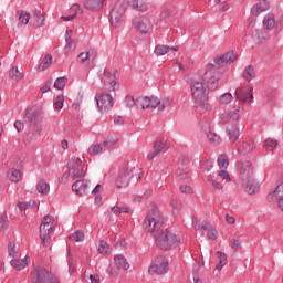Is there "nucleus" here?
Returning a JSON list of instances; mask_svg holds the SVG:
<instances>
[{"label":"nucleus","mask_w":283,"mask_h":283,"mask_svg":"<svg viewBox=\"0 0 283 283\" xmlns=\"http://www.w3.org/2000/svg\"><path fill=\"white\" fill-rule=\"evenodd\" d=\"M54 233V228L48 226H40V239L42 240L43 247H48L50 238Z\"/></svg>","instance_id":"obj_18"},{"label":"nucleus","mask_w":283,"mask_h":283,"mask_svg":"<svg viewBox=\"0 0 283 283\" xmlns=\"http://www.w3.org/2000/svg\"><path fill=\"white\" fill-rule=\"evenodd\" d=\"M69 176L76 180V178H84L85 172L83 171V161L80 158H74L69 164Z\"/></svg>","instance_id":"obj_10"},{"label":"nucleus","mask_w":283,"mask_h":283,"mask_svg":"<svg viewBox=\"0 0 283 283\" xmlns=\"http://www.w3.org/2000/svg\"><path fill=\"white\" fill-rule=\"evenodd\" d=\"M105 0H85L84 8L85 10H91V12H96L103 8V2Z\"/></svg>","instance_id":"obj_24"},{"label":"nucleus","mask_w":283,"mask_h":283,"mask_svg":"<svg viewBox=\"0 0 283 283\" xmlns=\"http://www.w3.org/2000/svg\"><path fill=\"white\" fill-rule=\"evenodd\" d=\"M227 134L229 136L230 143H237L238 138H240V127H238V124H234L230 128H228Z\"/></svg>","instance_id":"obj_27"},{"label":"nucleus","mask_w":283,"mask_h":283,"mask_svg":"<svg viewBox=\"0 0 283 283\" xmlns=\"http://www.w3.org/2000/svg\"><path fill=\"white\" fill-rule=\"evenodd\" d=\"M133 27L140 34H149L154 30V23H151V19L147 18V15L135 18L133 20Z\"/></svg>","instance_id":"obj_7"},{"label":"nucleus","mask_w":283,"mask_h":283,"mask_svg":"<svg viewBox=\"0 0 283 283\" xmlns=\"http://www.w3.org/2000/svg\"><path fill=\"white\" fill-rule=\"evenodd\" d=\"M219 169H227L229 167V157L222 154L218 157Z\"/></svg>","instance_id":"obj_41"},{"label":"nucleus","mask_w":283,"mask_h":283,"mask_svg":"<svg viewBox=\"0 0 283 283\" xmlns=\"http://www.w3.org/2000/svg\"><path fill=\"white\" fill-rule=\"evenodd\" d=\"M171 17V9L164 8L159 13L160 21H167Z\"/></svg>","instance_id":"obj_55"},{"label":"nucleus","mask_w":283,"mask_h":283,"mask_svg":"<svg viewBox=\"0 0 283 283\" xmlns=\"http://www.w3.org/2000/svg\"><path fill=\"white\" fill-rule=\"evenodd\" d=\"M101 151H103V145H101V144L92 145L88 148L90 156H98V154H101Z\"/></svg>","instance_id":"obj_44"},{"label":"nucleus","mask_w":283,"mask_h":283,"mask_svg":"<svg viewBox=\"0 0 283 283\" xmlns=\"http://www.w3.org/2000/svg\"><path fill=\"white\" fill-rule=\"evenodd\" d=\"M31 283H60L56 276L52 275L48 269L36 266L31 273Z\"/></svg>","instance_id":"obj_5"},{"label":"nucleus","mask_w":283,"mask_h":283,"mask_svg":"<svg viewBox=\"0 0 283 283\" xmlns=\"http://www.w3.org/2000/svg\"><path fill=\"white\" fill-rule=\"evenodd\" d=\"M9 78H11V81H21L24 78V75L21 73V71H19L18 66H12L9 70Z\"/></svg>","instance_id":"obj_33"},{"label":"nucleus","mask_w":283,"mask_h":283,"mask_svg":"<svg viewBox=\"0 0 283 283\" xmlns=\"http://www.w3.org/2000/svg\"><path fill=\"white\" fill-rule=\"evenodd\" d=\"M221 105H229L233 101V95L231 93H224L219 97Z\"/></svg>","instance_id":"obj_49"},{"label":"nucleus","mask_w":283,"mask_h":283,"mask_svg":"<svg viewBox=\"0 0 283 283\" xmlns=\"http://www.w3.org/2000/svg\"><path fill=\"white\" fill-rule=\"evenodd\" d=\"M67 265H69V273H74V258H72V250L69 248L67 251Z\"/></svg>","instance_id":"obj_53"},{"label":"nucleus","mask_w":283,"mask_h":283,"mask_svg":"<svg viewBox=\"0 0 283 283\" xmlns=\"http://www.w3.org/2000/svg\"><path fill=\"white\" fill-rule=\"evenodd\" d=\"M72 189L77 196H87L90 193V185L83 179L76 180Z\"/></svg>","instance_id":"obj_15"},{"label":"nucleus","mask_w":283,"mask_h":283,"mask_svg":"<svg viewBox=\"0 0 283 283\" xmlns=\"http://www.w3.org/2000/svg\"><path fill=\"white\" fill-rule=\"evenodd\" d=\"M129 6H132V3L125 0H119L115 3V7L109 14V21L113 28H120V23H123V17L125 15V12H127Z\"/></svg>","instance_id":"obj_3"},{"label":"nucleus","mask_w":283,"mask_h":283,"mask_svg":"<svg viewBox=\"0 0 283 283\" xmlns=\"http://www.w3.org/2000/svg\"><path fill=\"white\" fill-rule=\"evenodd\" d=\"M129 6H132V3L125 0H119L115 3V7L109 14V21L113 28H120V23H123V17L125 15V12H127Z\"/></svg>","instance_id":"obj_4"},{"label":"nucleus","mask_w":283,"mask_h":283,"mask_svg":"<svg viewBox=\"0 0 283 283\" xmlns=\"http://www.w3.org/2000/svg\"><path fill=\"white\" fill-rule=\"evenodd\" d=\"M118 71H115L114 74L112 72L107 71V69H101L98 72V76L102 81V83H109L111 87L113 88V92H116V90H119L118 83H116V73Z\"/></svg>","instance_id":"obj_12"},{"label":"nucleus","mask_w":283,"mask_h":283,"mask_svg":"<svg viewBox=\"0 0 283 283\" xmlns=\"http://www.w3.org/2000/svg\"><path fill=\"white\" fill-rule=\"evenodd\" d=\"M244 186H245V191L250 196H253V193H258L260 191V185L253 177H250V179H244Z\"/></svg>","instance_id":"obj_20"},{"label":"nucleus","mask_w":283,"mask_h":283,"mask_svg":"<svg viewBox=\"0 0 283 283\" xmlns=\"http://www.w3.org/2000/svg\"><path fill=\"white\" fill-rule=\"evenodd\" d=\"M238 59V55L234 52H227L226 54L221 56L214 57V63L217 65H220L221 67H224V65H229V63H233Z\"/></svg>","instance_id":"obj_16"},{"label":"nucleus","mask_w":283,"mask_h":283,"mask_svg":"<svg viewBox=\"0 0 283 283\" xmlns=\"http://www.w3.org/2000/svg\"><path fill=\"white\" fill-rule=\"evenodd\" d=\"M167 271H169V261L165 256H157L154 264L148 269L150 275H165Z\"/></svg>","instance_id":"obj_8"},{"label":"nucleus","mask_w":283,"mask_h":283,"mask_svg":"<svg viewBox=\"0 0 283 283\" xmlns=\"http://www.w3.org/2000/svg\"><path fill=\"white\" fill-rule=\"evenodd\" d=\"M67 34H72V30L66 31V54H70V52H74V50H76V44H74V41H72V36L67 35Z\"/></svg>","instance_id":"obj_36"},{"label":"nucleus","mask_w":283,"mask_h":283,"mask_svg":"<svg viewBox=\"0 0 283 283\" xmlns=\"http://www.w3.org/2000/svg\"><path fill=\"white\" fill-rule=\"evenodd\" d=\"M29 23L33 28H43L45 25V17L41 11H34Z\"/></svg>","instance_id":"obj_19"},{"label":"nucleus","mask_w":283,"mask_h":283,"mask_svg":"<svg viewBox=\"0 0 283 283\" xmlns=\"http://www.w3.org/2000/svg\"><path fill=\"white\" fill-rule=\"evenodd\" d=\"M177 178L178 180L189 179V167H187V163H185V160L178 163Z\"/></svg>","instance_id":"obj_21"},{"label":"nucleus","mask_w":283,"mask_h":283,"mask_svg":"<svg viewBox=\"0 0 283 283\" xmlns=\"http://www.w3.org/2000/svg\"><path fill=\"white\" fill-rule=\"evenodd\" d=\"M180 50L179 46H168L163 44H157L155 48V54L156 56H165V54H168V52H178Z\"/></svg>","instance_id":"obj_22"},{"label":"nucleus","mask_w":283,"mask_h":283,"mask_svg":"<svg viewBox=\"0 0 283 283\" xmlns=\"http://www.w3.org/2000/svg\"><path fill=\"white\" fill-rule=\"evenodd\" d=\"M271 8V2L266 0H260L259 3L254 4L251 9L253 17H260L262 12H266Z\"/></svg>","instance_id":"obj_17"},{"label":"nucleus","mask_w":283,"mask_h":283,"mask_svg":"<svg viewBox=\"0 0 283 283\" xmlns=\"http://www.w3.org/2000/svg\"><path fill=\"white\" fill-rule=\"evenodd\" d=\"M107 273H108V275H112V277H116L117 275L120 274V268L118 265H116V263H113L107 269Z\"/></svg>","instance_id":"obj_46"},{"label":"nucleus","mask_w":283,"mask_h":283,"mask_svg":"<svg viewBox=\"0 0 283 283\" xmlns=\"http://www.w3.org/2000/svg\"><path fill=\"white\" fill-rule=\"evenodd\" d=\"M255 149V143L252 140L243 142V144L238 148V154L241 156H249Z\"/></svg>","instance_id":"obj_23"},{"label":"nucleus","mask_w":283,"mask_h":283,"mask_svg":"<svg viewBox=\"0 0 283 283\" xmlns=\"http://www.w3.org/2000/svg\"><path fill=\"white\" fill-rule=\"evenodd\" d=\"M17 14L19 17L18 28H21V25H28V23H30V13L22 10L18 11Z\"/></svg>","instance_id":"obj_32"},{"label":"nucleus","mask_w":283,"mask_h":283,"mask_svg":"<svg viewBox=\"0 0 283 283\" xmlns=\"http://www.w3.org/2000/svg\"><path fill=\"white\" fill-rule=\"evenodd\" d=\"M10 264L15 269V271H22V269H25V266L30 264V258L25 256L24 259H13Z\"/></svg>","instance_id":"obj_26"},{"label":"nucleus","mask_w":283,"mask_h":283,"mask_svg":"<svg viewBox=\"0 0 283 283\" xmlns=\"http://www.w3.org/2000/svg\"><path fill=\"white\" fill-rule=\"evenodd\" d=\"M66 77H57L54 82L55 90H65Z\"/></svg>","instance_id":"obj_52"},{"label":"nucleus","mask_w":283,"mask_h":283,"mask_svg":"<svg viewBox=\"0 0 283 283\" xmlns=\"http://www.w3.org/2000/svg\"><path fill=\"white\" fill-rule=\"evenodd\" d=\"M9 178L11 182H19L23 178V174H21V170L12 168L9 170Z\"/></svg>","instance_id":"obj_38"},{"label":"nucleus","mask_w":283,"mask_h":283,"mask_svg":"<svg viewBox=\"0 0 283 283\" xmlns=\"http://www.w3.org/2000/svg\"><path fill=\"white\" fill-rule=\"evenodd\" d=\"M207 138H208L209 143H211V145H220V143H221L220 137L216 133L209 132L207 134Z\"/></svg>","instance_id":"obj_47"},{"label":"nucleus","mask_w":283,"mask_h":283,"mask_svg":"<svg viewBox=\"0 0 283 283\" xmlns=\"http://www.w3.org/2000/svg\"><path fill=\"white\" fill-rule=\"evenodd\" d=\"M160 99L156 96H144L136 98V107H142V109H156L158 107Z\"/></svg>","instance_id":"obj_13"},{"label":"nucleus","mask_w":283,"mask_h":283,"mask_svg":"<svg viewBox=\"0 0 283 283\" xmlns=\"http://www.w3.org/2000/svg\"><path fill=\"white\" fill-rule=\"evenodd\" d=\"M169 105H171V98L165 97L163 99H159L157 107L159 112H163L165 111V107H169Z\"/></svg>","instance_id":"obj_48"},{"label":"nucleus","mask_w":283,"mask_h":283,"mask_svg":"<svg viewBox=\"0 0 283 283\" xmlns=\"http://www.w3.org/2000/svg\"><path fill=\"white\" fill-rule=\"evenodd\" d=\"M222 76V67L216 64H208L202 78L191 80V95L196 107L200 109H211L209 105V90H218V81Z\"/></svg>","instance_id":"obj_2"},{"label":"nucleus","mask_w":283,"mask_h":283,"mask_svg":"<svg viewBox=\"0 0 283 283\" xmlns=\"http://www.w3.org/2000/svg\"><path fill=\"white\" fill-rule=\"evenodd\" d=\"M240 106H237L234 113H227L226 118H230L231 120H238L240 118Z\"/></svg>","instance_id":"obj_56"},{"label":"nucleus","mask_w":283,"mask_h":283,"mask_svg":"<svg viewBox=\"0 0 283 283\" xmlns=\"http://www.w3.org/2000/svg\"><path fill=\"white\" fill-rule=\"evenodd\" d=\"M77 59H78L80 63H85V61L90 60V52L80 53L77 55Z\"/></svg>","instance_id":"obj_63"},{"label":"nucleus","mask_w":283,"mask_h":283,"mask_svg":"<svg viewBox=\"0 0 283 283\" xmlns=\"http://www.w3.org/2000/svg\"><path fill=\"white\" fill-rule=\"evenodd\" d=\"M114 262L116 266H118L119 269H124V271H127L129 269V262H127V259L122 254L115 255Z\"/></svg>","instance_id":"obj_30"},{"label":"nucleus","mask_w":283,"mask_h":283,"mask_svg":"<svg viewBox=\"0 0 283 283\" xmlns=\"http://www.w3.org/2000/svg\"><path fill=\"white\" fill-rule=\"evenodd\" d=\"M99 253H107V242L102 240L99 241V248H98Z\"/></svg>","instance_id":"obj_64"},{"label":"nucleus","mask_w":283,"mask_h":283,"mask_svg":"<svg viewBox=\"0 0 283 283\" xmlns=\"http://www.w3.org/2000/svg\"><path fill=\"white\" fill-rule=\"evenodd\" d=\"M235 98L240 103H253V88L251 86H240L235 90Z\"/></svg>","instance_id":"obj_11"},{"label":"nucleus","mask_w":283,"mask_h":283,"mask_svg":"<svg viewBox=\"0 0 283 283\" xmlns=\"http://www.w3.org/2000/svg\"><path fill=\"white\" fill-rule=\"evenodd\" d=\"M163 224H165V219L158 206L153 205L143 222V228L148 233H153L157 249L171 251L180 244V237L169 229H164Z\"/></svg>","instance_id":"obj_1"},{"label":"nucleus","mask_w":283,"mask_h":283,"mask_svg":"<svg viewBox=\"0 0 283 283\" xmlns=\"http://www.w3.org/2000/svg\"><path fill=\"white\" fill-rule=\"evenodd\" d=\"M171 207L175 211V213H178V211H182V201H180L177 198L171 199Z\"/></svg>","instance_id":"obj_51"},{"label":"nucleus","mask_w":283,"mask_h":283,"mask_svg":"<svg viewBox=\"0 0 283 283\" xmlns=\"http://www.w3.org/2000/svg\"><path fill=\"white\" fill-rule=\"evenodd\" d=\"M126 107H136V99L134 98V96H126Z\"/></svg>","instance_id":"obj_61"},{"label":"nucleus","mask_w":283,"mask_h":283,"mask_svg":"<svg viewBox=\"0 0 283 283\" xmlns=\"http://www.w3.org/2000/svg\"><path fill=\"white\" fill-rule=\"evenodd\" d=\"M154 149H156L159 154L163 155L167 151V144L157 139L154 144Z\"/></svg>","instance_id":"obj_45"},{"label":"nucleus","mask_w":283,"mask_h":283,"mask_svg":"<svg viewBox=\"0 0 283 283\" xmlns=\"http://www.w3.org/2000/svg\"><path fill=\"white\" fill-rule=\"evenodd\" d=\"M217 256H218V264L216 265L217 271H222V268L227 266L228 264V259L227 254L222 251H217Z\"/></svg>","instance_id":"obj_31"},{"label":"nucleus","mask_w":283,"mask_h":283,"mask_svg":"<svg viewBox=\"0 0 283 283\" xmlns=\"http://www.w3.org/2000/svg\"><path fill=\"white\" fill-rule=\"evenodd\" d=\"M83 96H84L83 92L77 93V98L72 105L73 109H81V103H83Z\"/></svg>","instance_id":"obj_57"},{"label":"nucleus","mask_w":283,"mask_h":283,"mask_svg":"<svg viewBox=\"0 0 283 283\" xmlns=\"http://www.w3.org/2000/svg\"><path fill=\"white\" fill-rule=\"evenodd\" d=\"M275 147H277L276 139L268 138L264 140V148L266 149V151H273V149H275Z\"/></svg>","instance_id":"obj_43"},{"label":"nucleus","mask_w":283,"mask_h":283,"mask_svg":"<svg viewBox=\"0 0 283 283\" xmlns=\"http://www.w3.org/2000/svg\"><path fill=\"white\" fill-rule=\"evenodd\" d=\"M242 76L245 78V81H248V83H251V81L255 78V67H253V65H249L248 67H245Z\"/></svg>","instance_id":"obj_34"},{"label":"nucleus","mask_w":283,"mask_h":283,"mask_svg":"<svg viewBox=\"0 0 283 283\" xmlns=\"http://www.w3.org/2000/svg\"><path fill=\"white\" fill-rule=\"evenodd\" d=\"M158 156H163L156 148H153L147 155L148 160H154V158H158Z\"/></svg>","instance_id":"obj_60"},{"label":"nucleus","mask_w":283,"mask_h":283,"mask_svg":"<svg viewBox=\"0 0 283 283\" xmlns=\"http://www.w3.org/2000/svg\"><path fill=\"white\" fill-rule=\"evenodd\" d=\"M134 169L136 168L127 165L119 170L118 176L116 178V187H118V189L129 187V180L134 178Z\"/></svg>","instance_id":"obj_6"},{"label":"nucleus","mask_w":283,"mask_h":283,"mask_svg":"<svg viewBox=\"0 0 283 283\" xmlns=\"http://www.w3.org/2000/svg\"><path fill=\"white\" fill-rule=\"evenodd\" d=\"M130 7L133 10H137L138 12H147V10H149L147 3L138 0L130 2Z\"/></svg>","instance_id":"obj_35"},{"label":"nucleus","mask_w":283,"mask_h":283,"mask_svg":"<svg viewBox=\"0 0 283 283\" xmlns=\"http://www.w3.org/2000/svg\"><path fill=\"white\" fill-rule=\"evenodd\" d=\"M95 99L101 114H107L114 107V97L109 93H102Z\"/></svg>","instance_id":"obj_9"},{"label":"nucleus","mask_w":283,"mask_h":283,"mask_svg":"<svg viewBox=\"0 0 283 283\" xmlns=\"http://www.w3.org/2000/svg\"><path fill=\"white\" fill-rule=\"evenodd\" d=\"M17 247V244H14V242H9L8 244V251H9V255L11 258H14V255H17V250H14Z\"/></svg>","instance_id":"obj_62"},{"label":"nucleus","mask_w":283,"mask_h":283,"mask_svg":"<svg viewBox=\"0 0 283 283\" xmlns=\"http://www.w3.org/2000/svg\"><path fill=\"white\" fill-rule=\"evenodd\" d=\"M282 197H283V186L279 184L275 190L272 192L271 198L272 200H277V198H282Z\"/></svg>","instance_id":"obj_50"},{"label":"nucleus","mask_w":283,"mask_h":283,"mask_svg":"<svg viewBox=\"0 0 283 283\" xmlns=\"http://www.w3.org/2000/svg\"><path fill=\"white\" fill-rule=\"evenodd\" d=\"M36 189L39 193H42L43 196H48V193H50V184H48L45 179H41L36 186Z\"/></svg>","instance_id":"obj_37"},{"label":"nucleus","mask_w":283,"mask_h":283,"mask_svg":"<svg viewBox=\"0 0 283 283\" xmlns=\"http://www.w3.org/2000/svg\"><path fill=\"white\" fill-rule=\"evenodd\" d=\"M238 171L242 181L253 178V164L249 160L238 163Z\"/></svg>","instance_id":"obj_14"},{"label":"nucleus","mask_w":283,"mask_h":283,"mask_svg":"<svg viewBox=\"0 0 283 283\" xmlns=\"http://www.w3.org/2000/svg\"><path fill=\"white\" fill-rule=\"evenodd\" d=\"M8 227H9L8 217H1L0 218V233L2 231H6V229H8Z\"/></svg>","instance_id":"obj_58"},{"label":"nucleus","mask_w":283,"mask_h":283,"mask_svg":"<svg viewBox=\"0 0 283 283\" xmlns=\"http://www.w3.org/2000/svg\"><path fill=\"white\" fill-rule=\"evenodd\" d=\"M217 6L220 8L221 12H227L229 10L227 0H217Z\"/></svg>","instance_id":"obj_59"},{"label":"nucleus","mask_w":283,"mask_h":283,"mask_svg":"<svg viewBox=\"0 0 283 283\" xmlns=\"http://www.w3.org/2000/svg\"><path fill=\"white\" fill-rule=\"evenodd\" d=\"M51 63H52V55L51 54H46L43 57V60H42L41 64L39 65L38 70L40 72H43V70H46L48 67H50Z\"/></svg>","instance_id":"obj_39"},{"label":"nucleus","mask_w":283,"mask_h":283,"mask_svg":"<svg viewBox=\"0 0 283 283\" xmlns=\"http://www.w3.org/2000/svg\"><path fill=\"white\" fill-rule=\"evenodd\" d=\"M275 15L273 13H268L263 19V28L265 30H273L275 28Z\"/></svg>","instance_id":"obj_29"},{"label":"nucleus","mask_w":283,"mask_h":283,"mask_svg":"<svg viewBox=\"0 0 283 283\" xmlns=\"http://www.w3.org/2000/svg\"><path fill=\"white\" fill-rule=\"evenodd\" d=\"M23 120L27 123V125L36 126V112L32 111L31 108H27Z\"/></svg>","instance_id":"obj_28"},{"label":"nucleus","mask_w":283,"mask_h":283,"mask_svg":"<svg viewBox=\"0 0 283 283\" xmlns=\"http://www.w3.org/2000/svg\"><path fill=\"white\" fill-rule=\"evenodd\" d=\"M252 39H254L256 43H262V41H268L269 32L266 31V29H255L252 32Z\"/></svg>","instance_id":"obj_25"},{"label":"nucleus","mask_w":283,"mask_h":283,"mask_svg":"<svg viewBox=\"0 0 283 283\" xmlns=\"http://www.w3.org/2000/svg\"><path fill=\"white\" fill-rule=\"evenodd\" d=\"M63 103H65V96L57 95L54 102L55 109H63Z\"/></svg>","instance_id":"obj_54"},{"label":"nucleus","mask_w":283,"mask_h":283,"mask_svg":"<svg viewBox=\"0 0 283 283\" xmlns=\"http://www.w3.org/2000/svg\"><path fill=\"white\" fill-rule=\"evenodd\" d=\"M54 222H55L54 217L46 214L44 216L40 227H51L54 229L55 227Z\"/></svg>","instance_id":"obj_42"},{"label":"nucleus","mask_w":283,"mask_h":283,"mask_svg":"<svg viewBox=\"0 0 283 283\" xmlns=\"http://www.w3.org/2000/svg\"><path fill=\"white\" fill-rule=\"evenodd\" d=\"M69 238L70 240H72V242H83V240H85V232L77 230L74 233H72Z\"/></svg>","instance_id":"obj_40"}]
</instances>
